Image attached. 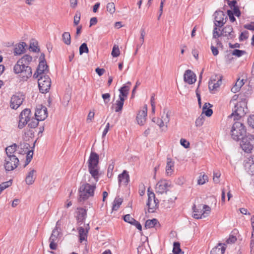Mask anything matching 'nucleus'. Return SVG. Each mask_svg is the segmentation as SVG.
<instances>
[{
	"label": "nucleus",
	"mask_w": 254,
	"mask_h": 254,
	"mask_svg": "<svg viewBox=\"0 0 254 254\" xmlns=\"http://www.w3.org/2000/svg\"><path fill=\"white\" fill-rule=\"evenodd\" d=\"M99 160V155L95 152H91L88 160V170L91 177L88 175H85V182L81 184L79 188V199L80 201L94 196L96 185L100 176Z\"/></svg>",
	"instance_id": "obj_1"
},
{
	"label": "nucleus",
	"mask_w": 254,
	"mask_h": 254,
	"mask_svg": "<svg viewBox=\"0 0 254 254\" xmlns=\"http://www.w3.org/2000/svg\"><path fill=\"white\" fill-rule=\"evenodd\" d=\"M232 109L233 113L229 116V118H234V120H239L242 117L244 116L247 111V103L245 100H242L235 104Z\"/></svg>",
	"instance_id": "obj_2"
},
{
	"label": "nucleus",
	"mask_w": 254,
	"mask_h": 254,
	"mask_svg": "<svg viewBox=\"0 0 254 254\" xmlns=\"http://www.w3.org/2000/svg\"><path fill=\"white\" fill-rule=\"evenodd\" d=\"M221 28H214L213 30V38L218 39L221 36L225 37L228 40L233 39L235 36V32L233 27L231 25H226L222 29Z\"/></svg>",
	"instance_id": "obj_3"
},
{
	"label": "nucleus",
	"mask_w": 254,
	"mask_h": 254,
	"mask_svg": "<svg viewBox=\"0 0 254 254\" xmlns=\"http://www.w3.org/2000/svg\"><path fill=\"white\" fill-rule=\"evenodd\" d=\"M231 135L232 138L236 141L242 139L247 135L245 127L242 123L236 122L232 127Z\"/></svg>",
	"instance_id": "obj_4"
},
{
	"label": "nucleus",
	"mask_w": 254,
	"mask_h": 254,
	"mask_svg": "<svg viewBox=\"0 0 254 254\" xmlns=\"http://www.w3.org/2000/svg\"><path fill=\"white\" fill-rule=\"evenodd\" d=\"M14 72L16 74H20V76L23 80H26L32 75V69L31 67H27L23 64H18V62L13 67Z\"/></svg>",
	"instance_id": "obj_5"
},
{
	"label": "nucleus",
	"mask_w": 254,
	"mask_h": 254,
	"mask_svg": "<svg viewBox=\"0 0 254 254\" xmlns=\"http://www.w3.org/2000/svg\"><path fill=\"white\" fill-rule=\"evenodd\" d=\"M242 149L247 153H250L254 147V135L248 134L242 139L240 144Z\"/></svg>",
	"instance_id": "obj_6"
},
{
	"label": "nucleus",
	"mask_w": 254,
	"mask_h": 254,
	"mask_svg": "<svg viewBox=\"0 0 254 254\" xmlns=\"http://www.w3.org/2000/svg\"><path fill=\"white\" fill-rule=\"evenodd\" d=\"M171 112L167 109H164L163 114L161 115V118H153L152 119L153 122L156 123V124L162 128L165 127L166 128H167V124L170 122V116Z\"/></svg>",
	"instance_id": "obj_7"
},
{
	"label": "nucleus",
	"mask_w": 254,
	"mask_h": 254,
	"mask_svg": "<svg viewBox=\"0 0 254 254\" xmlns=\"http://www.w3.org/2000/svg\"><path fill=\"white\" fill-rule=\"evenodd\" d=\"M38 79V86L40 91L45 93L49 91L51 84V79L47 75L39 76Z\"/></svg>",
	"instance_id": "obj_8"
},
{
	"label": "nucleus",
	"mask_w": 254,
	"mask_h": 254,
	"mask_svg": "<svg viewBox=\"0 0 254 254\" xmlns=\"http://www.w3.org/2000/svg\"><path fill=\"white\" fill-rule=\"evenodd\" d=\"M213 16L214 18V28H222L226 23L227 17L223 11L220 10H216L214 12Z\"/></svg>",
	"instance_id": "obj_9"
},
{
	"label": "nucleus",
	"mask_w": 254,
	"mask_h": 254,
	"mask_svg": "<svg viewBox=\"0 0 254 254\" xmlns=\"http://www.w3.org/2000/svg\"><path fill=\"white\" fill-rule=\"evenodd\" d=\"M31 111L29 109H25L19 115V120L18 127L21 129L28 123L30 119Z\"/></svg>",
	"instance_id": "obj_10"
},
{
	"label": "nucleus",
	"mask_w": 254,
	"mask_h": 254,
	"mask_svg": "<svg viewBox=\"0 0 254 254\" xmlns=\"http://www.w3.org/2000/svg\"><path fill=\"white\" fill-rule=\"evenodd\" d=\"M4 168L6 171H10L15 169L18 164L19 159L16 156L7 157L5 159Z\"/></svg>",
	"instance_id": "obj_11"
},
{
	"label": "nucleus",
	"mask_w": 254,
	"mask_h": 254,
	"mask_svg": "<svg viewBox=\"0 0 254 254\" xmlns=\"http://www.w3.org/2000/svg\"><path fill=\"white\" fill-rule=\"evenodd\" d=\"M25 96L21 93L13 95L10 100V107L13 109H17L23 103Z\"/></svg>",
	"instance_id": "obj_12"
},
{
	"label": "nucleus",
	"mask_w": 254,
	"mask_h": 254,
	"mask_svg": "<svg viewBox=\"0 0 254 254\" xmlns=\"http://www.w3.org/2000/svg\"><path fill=\"white\" fill-rule=\"evenodd\" d=\"M61 233L58 228H55L52 231L49 239L50 248L51 250H55L57 248V243L60 237Z\"/></svg>",
	"instance_id": "obj_13"
},
{
	"label": "nucleus",
	"mask_w": 254,
	"mask_h": 254,
	"mask_svg": "<svg viewBox=\"0 0 254 254\" xmlns=\"http://www.w3.org/2000/svg\"><path fill=\"white\" fill-rule=\"evenodd\" d=\"M148 201L147 205L148 206V211L149 213L154 212L156 209L157 204L159 201L157 199L155 198V194L153 192L148 193Z\"/></svg>",
	"instance_id": "obj_14"
},
{
	"label": "nucleus",
	"mask_w": 254,
	"mask_h": 254,
	"mask_svg": "<svg viewBox=\"0 0 254 254\" xmlns=\"http://www.w3.org/2000/svg\"><path fill=\"white\" fill-rule=\"evenodd\" d=\"M170 184L166 180H162L159 181L155 187V191L156 193L162 194L166 192L167 188L170 187Z\"/></svg>",
	"instance_id": "obj_15"
},
{
	"label": "nucleus",
	"mask_w": 254,
	"mask_h": 254,
	"mask_svg": "<svg viewBox=\"0 0 254 254\" xmlns=\"http://www.w3.org/2000/svg\"><path fill=\"white\" fill-rule=\"evenodd\" d=\"M48 65L45 60L41 61L39 64L37 71L34 73L33 77L35 78H39V76L46 75V72H48Z\"/></svg>",
	"instance_id": "obj_16"
},
{
	"label": "nucleus",
	"mask_w": 254,
	"mask_h": 254,
	"mask_svg": "<svg viewBox=\"0 0 254 254\" xmlns=\"http://www.w3.org/2000/svg\"><path fill=\"white\" fill-rule=\"evenodd\" d=\"M35 117L37 121H43L48 117L47 109L42 106L37 108L35 113Z\"/></svg>",
	"instance_id": "obj_17"
},
{
	"label": "nucleus",
	"mask_w": 254,
	"mask_h": 254,
	"mask_svg": "<svg viewBox=\"0 0 254 254\" xmlns=\"http://www.w3.org/2000/svg\"><path fill=\"white\" fill-rule=\"evenodd\" d=\"M29 147V144L27 143H23V144H20V148L22 149H23V150L19 151V153H25L27 152L26 163L25 166L27 165L30 163L33 155V152L32 150H27Z\"/></svg>",
	"instance_id": "obj_18"
},
{
	"label": "nucleus",
	"mask_w": 254,
	"mask_h": 254,
	"mask_svg": "<svg viewBox=\"0 0 254 254\" xmlns=\"http://www.w3.org/2000/svg\"><path fill=\"white\" fill-rule=\"evenodd\" d=\"M147 108V106L145 105L142 110L139 111L136 116V120L137 123L140 126H143L146 120Z\"/></svg>",
	"instance_id": "obj_19"
},
{
	"label": "nucleus",
	"mask_w": 254,
	"mask_h": 254,
	"mask_svg": "<svg viewBox=\"0 0 254 254\" xmlns=\"http://www.w3.org/2000/svg\"><path fill=\"white\" fill-rule=\"evenodd\" d=\"M184 79L185 82L192 84L196 81V76L191 70L188 69L185 72Z\"/></svg>",
	"instance_id": "obj_20"
},
{
	"label": "nucleus",
	"mask_w": 254,
	"mask_h": 254,
	"mask_svg": "<svg viewBox=\"0 0 254 254\" xmlns=\"http://www.w3.org/2000/svg\"><path fill=\"white\" fill-rule=\"evenodd\" d=\"M246 170L250 175H254V156L248 158V160L245 164Z\"/></svg>",
	"instance_id": "obj_21"
},
{
	"label": "nucleus",
	"mask_w": 254,
	"mask_h": 254,
	"mask_svg": "<svg viewBox=\"0 0 254 254\" xmlns=\"http://www.w3.org/2000/svg\"><path fill=\"white\" fill-rule=\"evenodd\" d=\"M118 181L119 186L121 184L125 186L127 185L129 181V176L126 170H124L122 174L119 175Z\"/></svg>",
	"instance_id": "obj_22"
},
{
	"label": "nucleus",
	"mask_w": 254,
	"mask_h": 254,
	"mask_svg": "<svg viewBox=\"0 0 254 254\" xmlns=\"http://www.w3.org/2000/svg\"><path fill=\"white\" fill-rule=\"evenodd\" d=\"M222 83L221 77L219 76L218 78V80L216 81L215 79H211L209 82L208 87L210 91H216Z\"/></svg>",
	"instance_id": "obj_23"
},
{
	"label": "nucleus",
	"mask_w": 254,
	"mask_h": 254,
	"mask_svg": "<svg viewBox=\"0 0 254 254\" xmlns=\"http://www.w3.org/2000/svg\"><path fill=\"white\" fill-rule=\"evenodd\" d=\"M89 229V226L88 224L87 225L85 228L80 227L78 229L79 240L80 242H82L83 241L86 240L87 237V233Z\"/></svg>",
	"instance_id": "obj_24"
},
{
	"label": "nucleus",
	"mask_w": 254,
	"mask_h": 254,
	"mask_svg": "<svg viewBox=\"0 0 254 254\" xmlns=\"http://www.w3.org/2000/svg\"><path fill=\"white\" fill-rule=\"evenodd\" d=\"M174 162L172 159L167 158V165L166 167V173L167 175L170 176L174 171Z\"/></svg>",
	"instance_id": "obj_25"
},
{
	"label": "nucleus",
	"mask_w": 254,
	"mask_h": 254,
	"mask_svg": "<svg viewBox=\"0 0 254 254\" xmlns=\"http://www.w3.org/2000/svg\"><path fill=\"white\" fill-rule=\"evenodd\" d=\"M36 172L34 169L31 170L27 174L25 178V182L26 184L30 185L34 183L36 177L34 173Z\"/></svg>",
	"instance_id": "obj_26"
},
{
	"label": "nucleus",
	"mask_w": 254,
	"mask_h": 254,
	"mask_svg": "<svg viewBox=\"0 0 254 254\" xmlns=\"http://www.w3.org/2000/svg\"><path fill=\"white\" fill-rule=\"evenodd\" d=\"M130 89L129 86L127 85H124L120 89L119 97H123V99H126L127 97L128 92Z\"/></svg>",
	"instance_id": "obj_27"
},
{
	"label": "nucleus",
	"mask_w": 254,
	"mask_h": 254,
	"mask_svg": "<svg viewBox=\"0 0 254 254\" xmlns=\"http://www.w3.org/2000/svg\"><path fill=\"white\" fill-rule=\"evenodd\" d=\"M226 248L221 244H219L217 246L213 248L211 251V254H223Z\"/></svg>",
	"instance_id": "obj_28"
},
{
	"label": "nucleus",
	"mask_w": 254,
	"mask_h": 254,
	"mask_svg": "<svg viewBox=\"0 0 254 254\" xmlns=\"http://www.w3.org/2000/svg\"><path fill=\"white\" fill-rule=\"evenodd\" d=\"M17 145L14 143L12 145L7 147L5 148V152L7 157L16 156L14 153L16 150Z\"/></svg>",
	"instance_id": "obj_29"
},
{
	"label": "nucleus",
	"mask_w": 254,
	"mask_h": 254,
	"mask_svg": "<svg viewBox=\"0 0 254 254\" xmlns=\"http://www.w3.org/2000/svg\"><path fill=\"white\" fill-rule=\"evenodd\" d=\"M212 105L209 103H205L202 108V114H204L207 117H210L213 111L210 109Z\"/></svg>",
	"instance_id": "obj_30"
},
{
	"label": "nucleus",
	"mask_w": 254,
	"mask_h": 254,
	"mask_svg": "<svg viewBox=\"0 0 254 254\" xmlns=\"http://www.w3.org/2000/svg\"><path fill=\"white\" fill-rule=\"evenodd\" d=\"M32 57L28 55H24L22 58L19 59L17 62H18V64H23L25 65V66L27 67H30L29 64L32 61Z\"/></svg>",
	"instance_id": "obj_31"
},
{
	"label": "nucleus",
	"mask_w": 254,
	"mask_h": 254,
	"mask_svg": "<svg viewBox=\"0 0 254 254\" xmlns=\"http://www.w3.org/2000/svg\"><path fill=\"white\" fill-rule=\"evenodd\" d=\"M26 44L25 42H21L19 43L14 49V54L15 55H21L24 53L25 49V47Z\"/></svg>",
	"instance_id": "obj_32"
},
{
	"label": "nucleus",
	"mask_w": 254,
	"mask_h": 254,
	"mask_svg": "<svg viewBox=\"0 0 254 254\" xmlns=\"http://www.w3.org/2000/svg\"><path fill=\"white\" fill-rule=\"evenodd\" d=\"M125 100V99H123V97H119V99L116 101V102L115 104L116 112H122Z\"/></svg>",
	"instance_id": "obj_33"
},
{
	"label": "nucleus",
	"mask_w": 254,
	"mask_h": 254,
	"mask_svg": "<svg viewBox=\"0 0 254 254\" xmlns=\"http://www.w3.org/2000/svg\"><path fill=\"white\" fill-rule=\"evenodd\" d=\"M243 80H238L235 83V85L231 88V91L233 93H236L238 92L241 89V87L244 84Z\"/></svg>",
	"instance_id": "obj_34"
},
{
	"label": "nucleus",
	"mask_w": 254,
	"mask_h": 254,
	"mask_svg": "<svg viewBox=\"0 0 254 254\" xmlns=\"http://www.w3.org/2000/svg\"><path fill=\"white\" fill-rule=\"evenodd\" d=\"M62 39L65 44L67 45H70L71 43V37L70 33L67 32H64L62 35Z\"/></svg>",
	"instance_id": "obj_35"
},
{
	"label": "nucleus",
	"mask_w": 254,
	"mask_h": 254,
	"mask_svg": "<svg viewBox=\"0 0 254 254\" xmlns=\"http://www.w3.org/2000/svg\"><path fill=\"white\" fill-rule=\"evenodd\" d=\"M122 198L116 197L113 202L112 210L117 211L122 204Z\"/></svg>",
	"instance_id": "obj_36"
},
{
	"label": "nucleus",
	"mask_w": 254,
	"mask_h": 254,
	"mask_svg": "<svg viewBox=\"0 0 254 254\" xmlns=\"http://www.w3.org/2000/svg\"><path fill=\"white\" fill-rule=\"evenodd\" d=\"M173 252L174 254H184V252L180 248V244L179 242L174 243Z\"/></svg>",
	"instance_id": "obj_37"
},
{
	"label": "nucleus",
	"mask_w": 254,
	"mask_h": 254,
	"mask_svg": "<svg viewBox=\"0 0 254 254\" xmlns=\"http://www.w3.org/2000/svg\"><path fill=\"white\" fill-rule=\"evenodd\" d=\"M158 223V220L156 219H153L152 220H147L145 224V227L146 228H151L154 227Z\"/></svg>",
	"instance_id": "obj_38"
},
{
	"label": "nucleus",
	"mask_w": 254,
	"mask_h": 254,
	"mask_svg": "<svg viewBox=\"0 0 254 254\" xmlns=\"http://www.w3.org/2000/svg\"><path fill=\"white\" fill-rule=\"evenodd\" d=\"M192 209L194 212L193 215V218L195 219H201L202 218L201 211H199V209L196 207L195 205H193Z\"/></svg>",
	"instance_id": "obj_39"
},
{
	"label": "nucleus",
	"mask_w": 254,
	"mask_h": 254,
	"mask_svg": "<svg viewBox=\"0 0 254 254\" xmlns=\"http://www.w3.org/2000/svg\"><path fill=\"white\" fill-rule=\"evenodd\" d=\"M107 11L111 14H113L116 11L115 5L114 2H109L106 6Z\"/></svg>",
	"instance_id": "obj_40"
},
{
	"label": "nucleus",
	"mask_w": 254,
	"mask_h": 254,
	"mask_svg": "<svg viewBox=\"0 0 254 254\" xmlns=\"http://www.w3.org/2000/svg\"><path fill=\"white\" fill-rule=\"evenodd\" d=\"M86 214V211L83 209H81L79 211L78 215L77 216V220L79 222H82L85 218Z\"/></svg>",
	"instance_id": "obj_41"
},
{
	"label": "nucleus",
	"mask_w": 254,
	"mask_h": 254,
	"mask_svg": "<svg viewBox=\"0 0 254 254\" xmlns=\"http://www.w3.org/2000/svg\"><path fill=\"white\" fill-rule=\"evenodd\" d=\"M89 49L86 43L82 44L79 47V54L80 55H82L84 53H88Z\"/></svg>",
	"instance_id": "obj_42"
},
{
	"label": "nucleus",
	"mask_w": 254,
	"mask_h": 254,
	"mask_svg": "<svg viewBox=\"0 0 254 254\" xmlns=\"http://www.w3.org/2000/svg\"><path fill=\"white\" fill-rule=\"evenodd\" d=\"M208 178L207 176L205 174H203L202 175H200L199 176L197 181V183L198 185H203L208 181Z\"/></svg>",
	"instance_id": "obj_43"
},
{
	"label": "nucleus",
	"mask_w": 254,
	"mask_h": 254,
	"mask_svg": "<svg viewBox=\"0 0 254 254\" xmlns=\"http://www.w3.org/2000/svg\"><path fill=\"white\" fill-rule=\"evenodd\" d=\"M80 12L78 11H77L75 14V15L74 16V25L76 26L79 24L80 20Z\"/></svg>",
	"instance_id": "obj_44"
},
{
	"label": "nucleus",
	"mask_w": 254,
	"mask_h": 254,
	"mask_svg": "<svg viewBox=\"0 0 254 254\" xmlns=\"http://www.w3.org/2000/svg\"><path fill=\"white\" fill-rule=\"evenodd\" d=\"M203 212L202 213V217H205L210 213L211 208L209 206L207 205H204L203 206Z\"/></svg>",
	"instance_id": "obj_45"
},
{
	"label": "nucleus",
	"mask_w": 254,
	"mask_h": 254,
	"mask_svg": "<svg viewBox=\"0 0 254 254\" xmlns=\"http://www.w3.org/2000/svg\"><path fill=\"white\" fill-rule=\"evenodd\" d=\"M111 54L113 57H117L120 55V52L118 46H114Z\"/></svg>",
	"instance_id": "obj_46"
},
{
	"label": "nucleus",
	"mask_w": 254,
	"mask_h": 254,
	"mask_svg": "<svg viewBox=\"0 0 254 254\" xmlns=\"http://www.w3.org/2000/svg\"><path fill=\"white\" fill-rule=\"evenodd\" d=\"M114 168V163L112 162L111 164L109 165L108 170H107V176L109 178H111L113 176V171Z\"/></svg>",
	"instance_id": "obj_47"
},
{
	"label": "nucleus",
	"mask_w": 254,
	"mask_h": 254,
	"mask_svg": "<svg viewBox=\"0 0 254 254\" xmlns=\"http://www.w3.org/2000/svg\"><path fill=\"white\" fill-rule=\"evenodd\" d=\"M37 45H38V43L37 42L30 43V47H29L30 50L31 51H33L34 52H39L40 50L38 48Z\"/></svg>",
	"instance_id": "obj_48"
},
{
	"label": "nucleus",
	"mask_w": 254,
	"mask_h": 254,
	"mask_svg": "<svg viewBox=\"0 0 254 254\" xmlns=\"http://www.w3.org/2000/svg\"><path fill=\"white\" fill-rule=\"evenodd\" d=\"M124 220L125 222L132 224L134 221L135 219L132 218L130 214H127L124 216Z\"/></svg>",
	"instance_id": "obj_49"
},
{
	"label": "nucleus",
	"mask_w": 254,
	"mask_h": 254,
	"mask_svg": "<svg viewBox=\"0 0 254 254\" xmlns=\"http://www.w3.org/2000/svg\"><path fill=\"white\" fill-rule=\"evenodd\" d=\"M204 119L202 115H201L195 121V126L196 127L201 126L204 122Z\"/></svg>",
	"instance_id": "obj_50"
},
{
	"label": "nucleus",
	"mask_w": 254,
	"mask_h": 254,
	"mask_svg": "<svg viewBox=\"0 0 254 254\" xmlns=\"http://www.w3.org/2000/svg\"><path fill=\"white\" fill-rule=\"evenodd\" d=\"M245 53V51H242V50H237V49L234 50L232 52V55L234 56H236L238 57H240L242 56Z\"/></svg>",
	"instance_id": "obj_51"
},
{
	"label": "nucleus",
	"mask_w": 254,
	"mask_h": 254,
	"mask_svg": "<svg viewBox=\"0 0 254 254\" xmlns=\"http://www.w3.org/2000/svg\"><path fill=\"white\" fill-rule=\"evenodd\" d=\"M237 239L235 236L231 234L230 235L229 238L227 240L226 242L227 244H233L237 241Z\"/></svg>",
	"instance_id": "obj_52"
},
{
	"label": "nucleus",
	"mask_w": 254,
	"mask_h": 254,
	"mask_svg": "<svg viewBox=\"0 0 254 254\" xmlns=\"http://www.w3.org/2000/svg\"><path fill=\"white\" fill-rule=\"evenodd\" d=\"M227 14L229 17L230 20L232 22H234L236 20V18H235L234 16V13L233 11L231 10H227Z\"/></svg>",
	"instance_id": "obj_53"
},
{
	"label": "nucleus",
	"mask_w": 254,
	"mask_h": 254,
	"mask_svg": "<svg viewBox=\"0 0 254 254\" xmlns=\"http://www.w3.org/2000/svg\"><path fill=\"white\" fill-rule=\"evenodd\" d=\"M181 144L185 148H188L190 146V143L186 139L182 138L180 140Z\"/></svg>",
	"instance_id": "obj_54"
},
{
	"label": "nucleus",
	"mask_w": 254,
	"mask_h": 254,
	"mask_svg": "<svg viewBox=\"0 0 254 254\" xmlns=\"http://www.w3.org/2000/svg\"><path fill=\"white\" fill-rule=\"evenodd\" d=\"M248 34H249V33L247 31H245L244 32H242L239 37L240 41H242L245 39H247L248 38Z\"/></svg>",
	"instance_id": "obj_55"
},
{
	"label": "nucleus",
	"mask_w": 254,
	"mask_h": 254,
	"mask_svg": "<svg viewBox=\"0 0 254 254\" xmlns=\"http://www.w3.org/2000/svg\"><path fill=\"white\" fill-rule=\"evenodd\" d=\"M102 97L104 100L105 104H107L110 101L111 95L109 93L103 94H102Z\"/></svg>",
	"instance_id": "obj_56"
},
{
	"label": "nucleus",
	"mask_w": 254,
	"mask_h": 254,
	"mask_svg": "<svg viewBox=\"0 0 254 254\" xmlns=\"http://www.w3.org/2000/svg\"><path fill=\"white\" fill-rule=\"evenodd\" d=\"M145 31L144 29H141L140 30V37L139 38V40L140 41V45H142L144 43V38L145 35Z\"/></svg>",
	"instance_id": "obj_57"
},
{
	"label": "nucleus",
	"mask_w": 254,
	"mask_h": 254,
	"mask_svg": "<svg viewBox=\"0 0 254 254\" xmlns=\"http://www.w3.org/2000/svg\"><path fill=\"white\" fill-rule=\"evenodd\" d=\"M244 27L247 29L254 31V22H252L249 24H245Z\"/></svg>",
	"instance_id": "obj_58"
},
{
	"label": "nucleus",
	"mask_w": 254,
	"mask_h": 254,
	"mask_svg": "<svg viewBox=\"0 0 254 254\" xmlns=\"http://www.w3.org/2000/svg\"><path fill=\"white\" fill-rule=\"evenodd\" d=\"M39 121H37L36 119L34 121H32L28 124V127H29L30 128H35L38 126Z\"/></svg>",
	"instance_id": "obj_59"
},
{
	"label": "nucleus",
	"mask_w": 254,
	"mask_h": 254,
	"mask_svg": "<svg viewBox=\"0 0 254 254\" xmlns=\"http://www.w3.org/2000/svg\"><path fill=\"white\" fill-rule=\"evenodd\" d=\"M248 124L254 128V115L250 116L248 120Z\"/></svg>",
	"instance_id": "obj_60"
},
{
	"label": "nucleus",
	"mask_w": 254,
	"mask_h": 254,
	"mask_svg": "<svg viewBox=\"0 0 254 254\" xmlns=\"http://www.w3.org/2000/svg\"><path fill=\"white\" fill-rule=\"evenodd\" d=\"M220 173L219 172H214L213 173V181L214 182L217 183L219 182V178L220 177Z\"/></svg>",
	"instance_id": "obj_61"
},
{
	"label": "nucleus",
	"mask_w": 254,
	"mask_h": 254,
	"mask_svg": "<svg viewBox=\"0 0 254 254\" xmlns=\"http://www.w3.org/2000/svg\"><path fill=\"white\" fill-rule=\"evenodd\" d=\"M233 9V11H232L234 13V14L237 17H239L241 15V11H240L239 7L238 6L234 7Z\"/></svg>",
	"instance_id": "obj_62"
},
{
	"label": "nucleus",
	"mask_w": 254,
	"mask_h": 254,
	"mask_svg": "<svg viewBox=\"0 0 254 254\" xmlns=\"http://www.w3.org/2000/svg\"><path fill=\"white\" fill-rule=\"evenodd\" d=\"M131 225H134L136 227V228L139 231L142 230V226L140 223L138 222L137 221L135 220Z\"/></svg>",
	"instance_id": "obj_63"
},
{
	"label": "nucleus",
	"mask_w": 254,
	"mask_h": 254,
	"mask_svg": "<svg viewBox=\"0 0 254 254\" xmlns=\"http://www.w3.org/2000/svg\"><path fill=\"white\" fill-rule=\"evenodd\" d=\"M95 71L99 76H101L104 73L105 70L104 68L97 67L96 68Z\"/></svg>",
	"instance_id": "obj_64"
}]
</instances>
